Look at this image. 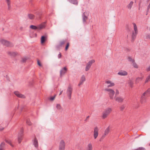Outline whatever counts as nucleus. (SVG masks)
I'll return each instance as SVG.
<instances>
[{
    "label": "nucleus",
    "mask_w": 150,
    "mask_h": 150,
    "mask_svg": "<svg viewBox=\"0 0 150 150\" xmlns=\"http://www.w3.org/2000/svg\"><path fill=\"white\" fill-rule=\"evenodd\" d=\"M150 95V88H149L142 95L140 98V102L142 104L146 102L147 98Z\"/></svg>",
    "instance_id": "obj_1"
},
{
    "label": "nucleus",
    "mask_w": 150,
    "mask_h": 150,
    "mask_svg": "<svg viewBox=\"0 0 150 150\" xmlns=\"http://www.w3.org/2000/svg\"><path fill=\"white\" fill-rule=\"evenodd\" d=\"M134 26V32L133 31L132 33V42L134 41L136 38L138 33V30L137 26L135 23H132Z\"/></svg>",
    "instance_id": "obj_2"
},
{
    "label": "nucleus",
    "mask_w": 150,
    "mask_h": 150,
    "mask_svg": "<svg viewBox=\"0 0 150 150\" xmlns=\"http://www.w3.org/2000/svg\"><path fill=\"white\" fill-rule=\"evenodd\" d=\"M45 22L37 26H35L34 25H31L30 26V28L33 30H41L45 27Z\"/></svg>",
    "instance_id": "obj_3"
},
{
    "label": "nucleus",
    "mask_w": 150,
    "mask_h": 150,
    "mask_svg": "<svg viewBox=\"0 0 150 150\" xmlns=\"http://www.w3.org/2000/svg\"><path fill=\"white\" fill-rule=\"evenodd\" d=\"M23 129L21 128V129L20 132L18 133V140L19 144H20L23 139Z\"/></svg>",
    "instance_id": "obj_4"
},
{
    "label": "nucleus",
    "mask_w": 150,
    "mask_h": 150,
    "mask_svg": "<svg viewBox=\"0 0 150 150\" xmlns=\"http://www.w3.org/2000/svg\"><path fill=\"white\" fill-rule=\"evenodd\" d=\"M0 42L4 45L7 47H12L13 46V45L10 43L9 41L2 39L0 40Z\"/></svg>",
    "instance_id": "obj_5"
},
{
    "label": "nucleus",
    "mask_w": 150,
    "mask_h": 150,
    "mask_svg": "<svg viewBox=\"0 0 150 150\" xmlns=\"http://www.w3.org/2000/svg\"><path fill=\"white\" fill-rule=\"evenodd\" d=\"M112 111L111 108H106L105 111L103 112V119L105 118Z\"/></svg>",
    "instance_id": "obj_6"
},
{
    "label": "nucleus",
    "mask_w": 150,
    "mask_h": 150,
    "mask_svg": "<svg viewBox=\"0 0 150 150\" xmlns=\"http://www.w3.org/2000/svg\"><path fill=\"white\" fill-rule=\"evenodd\" d=\"M72 91V88L71 87L70 85H69L67 89V94L68 98L69 99H71Z\"/></svg>",
    "instance_id": "obj_7"
},
{
    "label": "nucleus",
    "mask_w": 150,
    "mask_h": 150,
    "mask_svg": "<svg viewBox=\"0 0 150 150\" xmlns=\"http://www.w3.org/2000/svg\"><path fill=\"white\" fill-rule=\"evenodd\" d=\"M95 60L93 59L89 61L86 64L85 68V71H88L90 69L92 64L95 62Z\"/></svg>",
    "instance_id": "obj_8"
},
{
    "label": "nucleus",
    "mask_w": 150,
    "mask_h": 150,
    "mask_svg": "<svg viewBox=\"0 0 150 150\" xmlns=\"http://www.w3.org/2000/svg\"><path fill=\"white\" fill-rule=\"evenodd\" d=\"M105 90L109 92V94L110 98L111 99H112L113 98V96L115 93V92L112 89L106 88Z\"/></svg>",
    "instance_id": "obj_9"
},
{
    "label": "nucleus",
    "mask_w": 150,
    "mask_h": 150,
    "mask_svg": "<svg viewBox=\"0 0 150 150\" xmlns=\"http://www.w3.org/2000/svg\"><path fill=\"white\" fill-rule=\"evenodd\" d=\"M87 15L88 12H87L83 13L82 14L83 21L84 24L86 23V21L88 18Z\"/></svg>",
    "instance_id": "obj_10"
},
{
    "label": "nucleus",
    "mask_w": 150,
    "mask_h": 150,
    "mask_svg": "<svg viewBox=\"0 0 150 150\" xmlns=\"http://www.w3.org/2000/svg\"><path fill=\"white\" fill-rule=\"evenodd\" d=\"M65 143L63 140H62L59 144V150H64Z\"/></svg>",
    "instance_id": "obj_11"
},
{
    "label": "nucleus",
    "mask_w": 150,
    "mask_h": 150,
    "mask_svg": "<svg viewBox=\"0 0 150 150\" xmlns=\"http://www.w3.org/2000/svg\"><path fill=\"white\" fill-rule=\"evenodd\" d=\"M67 69L66 67H64L62 68L60 72V77H61L62 76L64 75L67 72Z\"/></svg>",
    "instance_id": "obj_12"
},
{
    "label": "nucleus",
    "mask_w": 150,
    "mask_h": 150,
    "mask_svg": "<svg viewBox=\"0 0 150 150\" xmlns=\"http://www.w3.org/2000/svg\"><path fill=\"white\" fill-rule=\"evenodd\" d=\"M14 93L18 97L21 98H25V96L24 95L21 94L18 91H15L14 92Z\"/></svg>",
    "instance_id": "obj_13"
},
{
    "label": "nucleus",
    "mask_w": 150,
    "mask_h": 150,
    "mask_svg": "<svg viewBox=\"0 0 150 150\" xmlns=\"http://www.w3.org/2000/svg\"><path fill=\"white\" fill-rule=\"evenodd\" d=\"M47 40V37L45 35H42L40 38L41 43L43 44Z\"/></svg>",
    "instance_id": "obj_14"
},
{
    "label": "nucleus",
    "mask_w": 150,
    "mask_h": 150,
    "mask_svg": "<svg viewBox=\"0 0 150 150\" xmlns=\"http://www.w3.org/2000/svg\"><path fill=\"white\" fill-rule=\"evenodd\" d=\"M98 128L96 127L94 128V137L95 139H96L98 135Z\"/></svg>",
    "instance_id": "obj_15"
},
{
    "label": "nucleus",
    "mask_w": 150,
    "mask_h": 150,
    "mask_svg": "<svg viewBox=\"0 0 150 150\" xmlns=\"http://www.w3.org/2000/svg\"><path fill=\"white\" fill-rule=\"evenodd\" d=\"M85 80L86 78L85 76L84 75H83L80 81L78 84V86H80L81 85H82Z\"/></svg>",
    "instance_id": "obj_16"
},
{
    "label": "nucleus",
    "mask_w": 150,
    "mask_h": 150,
    "mask_svg": "<svg viewBox=\"0 0 150 150\" xmlns=\"http://www.w3.org/2000/svg\"><path fill=\"white\" fill-rule=\"evenodd\" d=\"M118 74L120 76H126L127 75V73L125 71L121 70L118 72Z\"/></svg>",
    "instance_id": "obj_17"
},
{
    "label": "nucleus",
    "mask_w": 150,
    "mask_h": 150,
    "mask_svg": "<svg viewBox=\"0 0 150 150\" xmlns=\"http://www.w3.org/2000/svg\"><path fill=\"white\" fill-rule=\"evenodd\" d=\"M70 3L75 5H77L78 4V2L77 0H67Z\"/></svg>",
    "instance_id": "obj_18"
},
{
    "label": "nucleus",
    "mask_w": 150,
    "mask_h": 150,
    "mask_svg": "<svg viewBox=\"0 0 150 150\" xmlns=\"http://www.w3.org/2000/svg\"><path fill=\"white\" fill-rule=\"evenodd\" d=\"M8 54L12 57H15L18 54L17 52H8Z\"/></svg>",
    "instance_id": "obj_19"
},
{
    "label": "nucleus",
    "mask_w": 150,
    "mask_h": 150,
    "mask_svg": "<svg viewBox=\"0 0 150 150\" xmlns=\"http://www.w3.org/2000/svg\"><path fill=\"white\" fill-rule=\"evenodd\" d=\"M34 13L36 15L37 18H38V19H41V16L42 14L41 12L38 11H35Z\"/></svg>",
    "instance_id": "obj_20"
},
{
    "label": "nucleus",
    "mask_w": 150,
    "mask_h": 150,
    "mask_svg": "<svg viewBox=\"0 0 150 150\" xmlns=\"http://www.w3.org/2000/svg\"><path fill=\"white\" fill-rule=\"evenodd\" d=\"M66 42V40H63L60 41L59 42V44L57 45V48H59L60 47H62L64 44H65Z\"/></svg>",
    "instance_id": "obj_21"
},
{
    "label": "nucleus",
    "mask_w": 150,
    "mask_h": 150,
    "mask_svg": "<svg viewBox=\"0 0 150 150\" xmlns=\"http://www.w3.org/2000/svg\"><path fill=\"white\" fill-rule=\"evenodd\" d=\"M33 144L36 148H37L38 146V141L36 137L33 140Z\"/></svg>",
    "instance_id": "obj_22"
},
{
    "label": "nucleus",
    "mask_w": 150,
    "mask_h": 150,
    "mask_svg": "<svg viewBox=\"0 0 150 150\" xmlns=\"http://www.w3.org/2000/svg\"><path fill=\"white\" fill-rule=\"evenodd\" d=\"M105 83L107 84H110L108 86V87L112 86H114L115 85V84L113 83H112L111 81L109 80L106 81Z\"/></svg>",
    "instance_id": "obj_23"
},
{
    "label": "nucleus",
    "mask_w": 150,
    "mask_h": 150,
    "mask_svg": "<svg viewBox=\"0 0 150 150\" xmlns=\"http://www.w3.org/2000/svg\"><path fill=\"white\" fill-rule=\"evenodd\" d=\"M126 29L127 31L128 32H129L130 33L129 35L131 34L130 29H131V25H129L128 24H126Z\"/></svg>",
    "instance_id": "obj_24"
},
{
    "label": "nucleus",
    "mask_w": 150,
    "mask_h": 150,
    "mask_svg": "<svg viewBox=\"0 0 150 150\" xmlns=\"http://www.w3.org/2000/svg\"><path fill=\"white\" fill-rule=\"evenodd\" d=\"M132 64H133V66L134 68H138V66L136 63L135 62V61L134 59H132Z\"/></svg>",
    "instance_id": "obj_25"
},
{
    "label": "nucleus",
    "mask_w": 150,
    "mask_h": 150,
    "mask_svg": "<svg viewBox=\"0 0 150 150\" xmlns=\"http://www.w3.org/2000/svg\"><path fill=\"white\" fill-rule=\"evenodd\" d=\"M28 17L30 19H33L35 17V16L32 14H28Z\"/></svg>",
    "instance_id": "obj_26"
},
{
    "label": "nucleus",
    "mask_w": 150,
    "mask_h": 150,
    "mask_svg": "<svg viewBox=\"0 0 150 150\" xmlns=\"http://www.w3.org/2000/svg\"><path fill=\"white\" fill-rule=\"evenodd\" d=\"M123 98L121 97H118L116 99V100L119 102H122L123 101Z\"/></svg>",
    "instance_id": "obj_27"
},
{
    "label": "nucleus",
    "mask_w": 150,
    "mask_h": 150,
    "mask_svg": "<svg viewBox=\"0 0 150 150\" xmlns=\"http://www.w3.org/2000/svg\"><path fill=\"white\" fill-rule=\"evenodd\" d=\"M5 141L6 143L9 144L11 146L13 147V145L11 144V141L10 140L8 139H6L5 140Z\"/></svg>",
    "instance_id": "obj_28"
},
{
    "label": "nucleus",
    "mask_w": 150,
    "mask_h": 150,
    "mask_svg": "<svg viewBox=\"0 0 150 150\" xmlns=\"http://www.w3.org/2000/svg\"><path fill=\"white\" fill-rule=\"evenodd\" d=\"M92 145L90 143L88 145L87 150H92Z\"/></svg>",
    "instance_id": "obj_29"
},
{
    "label": "nucleus",
    "mask_w": 150,
    "mask_h": 150,
    "mask_svg": "<svg viewBox=\"0 0 150 150\" xmlns=\"http://www.w3.org/2000/svg\"><path fill=\"white\" fill-rule=\"evenodd\" d=\"M109 126H108L105 130L104 133L107 135L109 133Z\"/></svg>",
    "instance_id": "obj_30"
},
{
    "label": "nucleus",
    "mask_w": 150,
    "mask_h": 150,
    "mask_svg": "<svg viewBox=\"0 0 150 150\" xmlns=\"http://www.w3.org/2000/svg\"><path fill=\"white\" fill-rule=\"evenodd\" d=\"M150 81V76L149 75L147 77L145 81V83H146Z\"/></svg>",
    "instance_id": "obj_31"
},
{
    "label": "nucleus",
    "mask_w": 150,
    "mask_h": 150,
    "mask_svg": "<svg viewBox=\"0 0 150 150\" xmlns=\"http://www.w3.org/2000/svg\"><path fill=\"white\" fill-rule=\"evenodd\" d=\"M142 77H138L136 79V81L137 83H138L139 81L142 80Z\"/></svg>",
    "instance_id": "obj_32"
},
{
    "label": "nucleus",
    "mask_w": 150,
    "mask_h": 150,
    "mask_svg": "<svg viewBox=\"0 0 150 150\" xmlns=\"http://www.w3.org/2000/svg\"><path fill=\"white\" fill-rule=\"evenodd\" d=\"M56 108L57 109L59 110H60L62 109V107L59 104H57V105Z\"/></svg>",
    "instance_id": "obj_33"
},
{
    "label": "nucleus",
    "mask_w": 150,
    "mask_h": 150,
    "mask_svg": "<svg viewBox=\"0 0 150 150\" xmlns=\"http://www.w3.org/2000/svg\"><path fill=\"white\" fill-rule=\"evenodd\" d=\"M26 122L27 124L29 125H31L32 124L31 122H30V120H29L28 119H27L26 120Z\"/></svg>",
    "instance_id": "obj_34"
},
{
    "label": "nucleus",
    "mask_w": 150,
    "mask_h": 150,
    "mask_svg": "<svg viewBox=\"0 0 150 150\" xmlns=\"http://www.w3.org/2000/svg\"><path fill=\"white\" fill-rule=\"evenodd\" d=\"M106 135H107L106 134H105V133H104V134H103V135H102V137L100 138V142L102 141L103 140V139L105 137Z\"/></svg>",
    "instance_id": "obj_35"
},
{
    "label": "nucleus",
    "mask_w": 150,
    "mask_h": 150,
    "mask_svg": "<svg viewBox=\"0 0 150 150\" xmlns=\"http://www.w3.org/2000/svg\"><path fill=\"white\" fill-rule=\"evenodd\" d=\"M69 42H68L67 44H66V46H65V50L66 51H67V50L69 48Z\"/></svg>",
    "instance_id": "obj_36"
},
{
    "label": "nucleus",
    "mask_w": 150,
    "mask_h": 150,
    "mask_svg": "<svg viewBox=\"0 0 150 150\" xmlns=\"http://www.w3.org/2000/svg\"><path fill=\"white\" fill-rule=\"evenodd\" d=\"M126 106L125 105H123L120 107V109L121 111H123L125 108Z\"/></svg>",
    "instance_id": "obj_37"
},
{
    "label": "nucleus",
    "mask_w": 150,
    "mask_h": 150,
    "mask_svg": "<svg viewBox=\"0 0 150 150\" xmlns=\"http://www.w3.org/2000/svg\"><path fill=\"white\" fill-rule=\"evenodd\" d=\"M27 59L26 58H22V60L21 61V63H24L26 62Z\"/></svg>",
    "instance_id": "obj_38"
},
{
    "label": "nucleus",
    "mask_w": 150,
    "mask_h": 150,
    "mask_svg": "<svg viewBox=\"0 0 150 150\" xmlns=\"http://www.w3.org/2000/svg\"><path fill=\"white\" fill-rule=\"evenodd\" d=\"M5 143L4 142H2L0 145V147L4 148Z\"/></svg>",
    "instance_id": "obj_39"
},
{
    "label": "nucleus",
    "mask_w": 150,
    "mask_h": 150,
    "mask_svg": "<svg viewBox=\"0 0 150 150\" xmlns=\"http://www.w3.org/2000/svg\"><path fill=\"white\" fill-rule=\"evenodd\" d=\"M128 8L129 9L131 8V1L130 2L129 4L127 6Z\"/></svg>",
    "instance_id": "obj_40"
},
{
    "label": "nucleus",
    "mask_w": 150,
    "mask_h": 150,
    "mask_svg": "<svg viewBox=\"0 0 150 150\" xmlns=\"http://www.w3.org/2000/svg\"><path fill=\"white\" fill-rule=\"evenodd\" d=\"M56 96V95H55L54 96H53L52 97H51L50 98V100L51 101L53 100L54 99V98Z\"/></svg>",
    "instance_id": "obj_41"
},
{
    "label": "nucleus",
    "mask_w": 150,
    "mask_h": 150,
    "mask_svg": "<svg viewBox=\"0 0 150 150\" xmlns=\"http://www.w3.org/2000/svg\"><path fill=\"white\" fill-rule=\"evenodd\" d=\"M146 70L147 72L150 71V65L146 69Z\"/></svg>",
    "instance_id": "obj_42"
},
{
    "label": "nucleus",
    "mask_w": 150,
    "mask_h": 150,
    "mask_svg": "<svg viewBox=\"0 0 150 150\" xmlns=\"http://www.w3.org/2000/svg\"><path fill=\"white\" fill-rule=\"evenodd\" d=\"M7 3L8 6L9 7H10L11 6V3L10 0L9 1H6Z\"/></svg>",
    "instance_id": "obj_43"
},
{
    "label": "nucleus",
    "mask_w": 150,
    "mask_h": 150,
    "mask_svg": "<svg viewBox=\"0 0 150 150\" xmlns=\"http://www.w3.org/2000/svg\"><path fill=\"white\" fill-rule=\"evenodd\" d=\"M150 8V3H149V5L148 6V7H147V12H149Z\"/></svg>",
    "instance_id": "obj_44"
},
{
    "label": "nucleus",
    "mask_w": 150,
    "mask_h": 150,
    "mask_svg": "<svg viewBox=\"0 0 150 150\" xmlns=\"http://www.w3.org/2000/svg\"><path fill=\"white\" fill-rule=\"evenodd\" d=\"M37 63H38V65L39 66H42V64H41V63H40V61L39 60L38 61Z\"/></svg>",
    "instance_id": "obj_45"
},
{
    "label": "nucleus",
    "mask_w": 150,
    "mask_h": 150,
    "mask_svg": "<svg viewBox=\"0 0 150 150\" xmlns=\"http://www.w3.org/2000/svg\"><path fill=\"white\" fill-rule=\"evenodd\" d=\"M119 91L117 90H116L115 93V95H117L119 94Z\"/></svg>",
    "instance_id": "obj_46"
},
{
    "label": "nucleus",
    "mask_w": 150,
    "mask_h": 150,
    "mask_svg": "<svg viewBox=\"0 0 150 150\" xmlns=\"http://www.w3.org/2000/svg\"><path fill=\"white\" fill-rule=\"evenodd\" d=\"M146 38H147L150 39V35H146Z\"/></svg>",
    "instance_id": "obj_47"
},
{
    "label": "nucleus",
    "mask_w": 150,
    "mask_h": 150,
    "mask_svg": "<svg viewBox=\"0 0 150 150\" xmlns=\"http://www.w3.org/2000/svg\"><path fill=\"white\" fill-rule=\"evenodd\" d=\"M61 56H62V55H61V53H60L58 55V58H60L61 57Z\"/></svg>",
    "instance_id": "obj_48"
},
{
    "label": "nucleus",
    "mask_w": 150,
    "mask_h": 150,
    "mask_svg": "<svg viewBox=\"0 0 150 150\" xmlns=\"http://www.w3.org/2000/svg\"><path fill=\"white\" fill-rule=\"evenodd\" d=\"M128 61L131 62V57H128Z\"/></svg>",
    "instance_id": "obj_49"
},
{
    "label": "nucleus",
    "mask_w": 150,
    "mask_h": 150,
    "mask_svg": "<svg viewBox=\"0 0 150 150\" xmlns=\"http://www.w3.org/2000/svg\"><path fill=\"white\" fill-rule=\"evenodd\" d=\"M0 150H4V148L0 147Z\"/></svg>",
    "instance_id": "obj_50"
},
{
    "label": "nucleus",
    "mask_w": 150,
    "mask_h": 150,
    "mask_svg": "<svg viewBox=\"0 0 150 150\" xmlns=\"http://www.w3.org/2000/svg\"><path fill=\"white\" fill-rule=\"evenodd\" d=\"M89 117L90 116H87V117L86 118V119L85 120V121H86L87 119L89 118Z\"/></svg>",
    "instance_id": "obj_51"
},
{
    "label": "nucleus",
    "mask_w": 150,
    "mask_h": 150,
    "mask_svg": "<svg viewBox=\"0 0 150 150\" xmlns=\"http://www.w3.org/2000/svg\"><path fill=\"white\" fill-rule=\"evenodd\" d=\"M62 91H61V92H60V93H59V95H60L61 94H62Z\"/></svg>",
    "instance_id": "obj_52"
},
{
    "label": "nucleus",
    "mask_w": 150,
    "mask_h": 150,
    "mask_svg": "<svg viewBox=\"0 0 150 150\" xmlns=\"http://www.w3.org/2000/svg\"><path fill=\"white\" fill-rule=\"evenodd\" d=\"M138 137V136H137V137H134V139H136V138H137Z\"/></svg>",
    "instance_id": "obj_53"
},
{
    "label": "nucleus",
    "mask_w": 150,
    "mask_h": 150,
    "mask_svg": "<svg viewBox=\"0 0 150 150\" xmlns=\"http://www.w3.org/2000/svg\"><path fill=\"white\" fill-rule=\"evenodd\" d=\"M139 107V106L138 105H137L136 107H135V108H138Z\"/></svg>",
    "instance_id": "obj_54"
},
{
    "label": "nucleus",
    "mask_w": 150,
    "mask_h": 150,
    "mask_svg": "<svg viewBox=\"0 0 150 150\" xmlns=\"http://www.w3.org/2000/svg\"><path fill=\"white\" fill-rule=\"evenodd\" d=\"M4 129V128H2V129H1V130H3V129Z\"/></svg>",
    "instance_id": "obj_55"
},
{
    "label": "nucleus",
    "mask_w": 150,
    "mask_h": 150,
    "mask_svg": "<svg viewBox=\"0 0 150 150\" xmlns=\"http://www.w3.org/2000/svg\"><path fill=\"white\" fill-rule=\"evenodd\" d=\"M6 1H9L10 0H6Z\"/></svg>",
    "instance_id": "obj_56"
},
{
    "label": "nucleus",
    "mask_w": 150,
    "mask_h": 150,
    "mask_svg": "<svg viewBox=\"0 0 150 150\" xmlns=\"http://www.w3.org/2000/svg\"><path fill=\"white\" fill-rule=\"evenodd\" d=\"M148 12H147L146 11V15H147V14H148Z\"/></svg>",
    "instance_id": "obj_57"
},
{
    "label": "nucleus",
    "mask_w": 150,
    "mask_h": 150,
    "mask_svg": "<svg viewBox=\"0 0 150 150\" xmlns=\"http://www.w3.org/2000/svg\"><path fill=\"white\" fill-rule=\"evenodd\" d=\"M22 27H21V29H22Z\"/></svg>",
    "instance_id": "obj_58"
},
{
    "label": "nucleus",
    "mask_w": 150,
    "mask_h": 150,
    "mask_svg": "<svg viewBox=\"0 0 150 150\" xmlns=\"http://www.w3.org/2000/svg\"><path fill=\"white\" fill-rule=\"evenodd\" d=\"M133 2L132 1V5L133 4Z\"/></svg>",
    "instance_id": "obj_59"
},
{
    "label": "nucleus",
    "mask_w": 150,
    "mask_h": 150,
    "mask_svg": "<svg viewBox=\"0 0 150 150\" xmlns=\"http://www.w3.org/2000/svg\"><path fill=\"white\" fill-rule=\"evenodd\" d=\"M10 8V7H8V9H9Z\"/></svg>",
    "instance_id": "obj_60"
},
{
    "label": "nucleus",
    "mask_w": 150,
    "mask_h": 150,
    "mask_svg": "<svg viewBox=\"0 0 150 150\" xmlns=\"http://www.w3.org/2000/svg\"><path fill=\"white\" fill-rule=\"evenodd\" d=\"M149 146H150V143H149Z\"/></svg>",
    "instance_id": "obj_61"
},
{
    "label": "nucleus",
    "mask_w": 150,
    "mask_h": 150,
    "mask_svg": "<svg viewBox=\"0 0 150 150\" xmlns=\"http://www.w3.org/2000/svg\"><path fill=\"white\" fill-rule=\"evenodd\" d=\"M149 0H148L147 1H148Z\"/></svg>",
    "instance_id": "obj_62"
},
{
    "label": "nucleus",
    "mask_w": 150,
    "mask_h": 150,
    "mask_svg": "<svg viewBox=\"0 0 150 150\" xmlns=\"http://www.w3.org/2000/svg\"><path fill=\"white\" fill-rule=\"evenodd\" d=\"M149 75L150 76V74Z\"/></svg>",
    "instance_id": "obj_63"
}]
</instances>
